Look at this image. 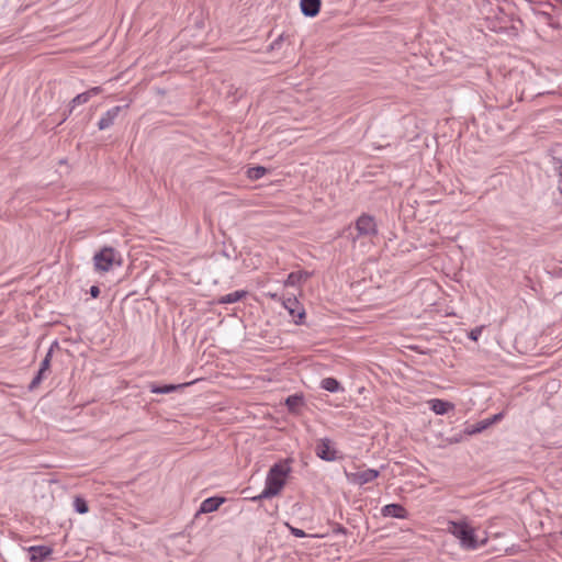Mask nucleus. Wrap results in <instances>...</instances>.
<instances>
[{"label":"nucleus","instance_id":"obj_1","mask_svg":"<svg viewBox=\"0 0 562 562\" xmlns=\"http://www.w3.org/2000/svg\"><path fill=\"white\" fill-rule=\"evenodd\" d=\"M290 471L291 469L286 462L274 463L268 472L263 491L258 496L252 497L251 501L257 502L278 495L283 488L285 477Z\"/></svg>","mask_w":562,"mask_h":562},{"label":"nucleus","instance_id":"obj_2","mask_svg":"<svg viewBox=\"0 0 562 562\" xmlns=\"http://www.w3.org/2000/svg\"><path fill=\"white\" fill-rule=\"evenodd\" d=\"M449 531L460 540L462 548L467 550H475L479 548L475 531L469 524L464 521H452L450 522Z\"/></svg>","mask_w":562,"mask_h":562},{"label":"nucleus","instance_id":"obj_3","mask_svg":"<svg viewBox=\"0 0 562 562\" xmlns=\"http://www.w3.org/2000/svg\"><path fill=\"white\" fill-rule=\"evenodd\" d=\"M94 269L101 272H108L114 265L121 266V255L113 247H103L93 257Z\"/></svg>","mask_w":562,"mask_h":562},{"label":"nucleus","instance_id":"obj_4","mask_svg":"<svg viewBox=\"0 0 562 562\" xmlns=\"http://www.w3.org/2000/svg\"><path fill=\"white\" fill-rule=\"evenodd\" d=\"M357 237H372L378 234L376 222L369 214L360 215L356 221Z\"/></svg>","mask_w":562,"mask_h":562},{"label":"nucleus","instance_id":"obj_5","mask_svg":"<svg viewBox=\"0 0 562 562\" xmlns=\"http://www.w3.org/2000/svg\"><path fill=\"white\" fill-rule=\"evenodd\" d=\"M58 344L57 341H55L50 348L48 349V351L46 352L44 359L42 360L41 362V366H40V369L37 371V373L35 374V376L32 379L30 385H29V390L30 391H33L35 389H37L40 386V384L42 383L43 379H44V373L46 371L49 370L50 368V361H52V357H53V350H54V347H56Z\"/></svg>","mask_w":562,"mask_h":562},{"label":"nucleus","instance_id":"obj_6","mask_svg":"<svg viewBox=\"0 0 562 562\" xmlns=\"http://www.w3.org/2000/svg\"><path fill=\"white\" fill-rule=\"evenodd\" d=\"M283 306L288 310L289 314L294 319V323L301 325L305 319V311L296 297H288L282 302Z\"/></svg>","mask_w":562,"mask_h":562},{"label":"nucleus","instance_id":"obj_7","mask_svg":"<svg viewBox=\"0 0 562 562\" xmlns=\"http://www.w3.org/2000/svg\"><path fill=\"white\" fill-rule=\"evenodd\" d=\"M315 452L318 458L325 461H334L337 458V451L333 448L328 438H322L317 441Z\"/></svg>","mask_w":562,"mask_h":562},{"label":"nucleus","instance_id":"obj_8","mask_svg":"<svg viewBox=\"0 0 562 562\" xmlns=\"http://www.w3.org/2000/svg\"><path fill=\"white\" fill-rule=\"evenodd\" d=\"M126 108H128V104H125L123 106L116 105V106H113L112 109L108 110L104 113V115L99 120L98 128L100 131H104V130L111 127L114 124V121L116 120V117L119 116L121 111Z\"/></svg>","mask_w":562,"mask_h":562},{"label":"nucleus","instance_id":"obj_9","mask_svg":"<svg viewBox=\"0 0 562 562\" xmlns=\"http://www.w3.org/2000/svg\"><path fill=\"white\" fill-rule=\"evenodd\" d=\"M379 476V471L374 469H367L351 474V481L356 484L363 485L372 482Z\"/></svg>","mask_w":562,"mask_h":562},{"label":"nucleus","instance_id":"obj_10","mask_svg":"<svg viewBox=\"0 0 562 562\" xmlns=\"http://www.w3.org/2000/svg\"><path fill=\"white\" fill-rule=\"evenodd\" d=\"M381 514L383 517H394L400 519H404L407 517V510L405 509V507L402 506L401 504L395 503L383 506L381 509Z\"/></svg>","mask_w":562,"mask_h":562},{"label":"nucleus","instance_id":"obj_11","mask_svg":"<svg viewBox=\"0 0 562 562\" xmlns=\"http://www.w3.org/2000/svg\"><path fill=\"white\" fill-rule=\"evenodd\" d=\"M27 551L31 562H42L53 553L52 548L46 546H32Z\"/></svg>","mask_w":562,"mask_h":562},{"label":"nucleus","instance_id":"obj_12","mask_svg":"<svg viewBox=\"0 0 562 562\" xmlns=\"http://www.w3.org/2000/svg\"><path fill=\"white\" fill-rule=\"evenodd\" d=\"M322 5L321 0H301V11L305 16L314 18L319 13Z\"/></svg>","mask_w":562,"mask_h":562},{"label":"nucleus","instance_id":"obj_13","mask_svg":"<svg viewBox=\"0 0 562 562\" xmlns=\"http://www.w3.org/2000/svg\"><path fill=\"white\" fill-rule=\"evenodd\" d=\"M428 403L430 409L437 415H445L454 409L453 403L440 398H432Z\"/></svg>","mask_w":562,"mask_h":562},{"label":"nucleus","instance_id":"obj_14","mask_svg":"<svg viewBox=\"0 0 562 562\" xmlns=\"http://www.w3.org/2000/svg\"><path fill=\"white\" fill-rule=\"evenodd\" d=\"M225 502L224 497L221 496H212L204 499L200 505V513H213L220 508V506Z\"/></svg>","mask_w":562,"mask_h":562},{"label":"nucleus","instance_id":"obj_15","mask_svg":"<svg viewBox=\"0 0 562 562\" xmlns=\"http://www.w3.org/2000/svg\"><path fill=\"white\" fill-rule=\"evenodd\" d=\"M248 295V292L245 290H238L232 293H228L226 295H222L217 299V304L224 305V304H233L236 303L243 299H245Z\"/></svg>","mask_w":562,"mask_h":562},{"label":"nucleus","instance_id":"obj_16","mask_svg":"<svg viewBox=\"0 0 562 562\" xmlns=\"http://www.w3.org/2000/svg\"><path fill=\"white\" fill-rule=\"evenodd\" d=\"M308 278L310 273L307 271H294L288 276L284 284L286 286H295L301 284L303 281H306Z\"/></svg>","mask_w":562,"mask_h":562},{"label":"nucleus","instance_id":"obj_17","mask_svg":"<svg viewBox=\"0 0 562 562\" xmlns=\"http://www.w3.org/2000/svg\"><path fill=\"white\" fill-rule=\"evenodd\" d=\"M187 385H189V383H183V384H178V385L177 384L158 385V384L151 383L149 385V391L154 394H168V393L176 391L179 387H183Z\"/></svg>","mask_w":562,"mask_h":562},{"label":"nucleus","instance_id":"obj_18","mask_svg":"<svg viewBox=\"0 0 562 562\" xmlns=\"http://www.w3.org/2000/svg\"><path fill=\"white\" fill-rule=\"evenodd\" d=\"M304 405V397L301 394H293L285 398V406L290 413H297L299 408Z\"/></svg>","mask_w":562,"mask_h":562},{"label":"nucleus","instance_id":"obj_19","mask_svg":"<svg viewBox=\"0 0 562 562\" xmlns=\"http://www.w3.org/2000/svg\"><path fill=\"white\" fill-rule=\"evenodd\" d=\"M321 387L330 393H335V392L342 390L340 382L338 380H336L335 378L323 379L321 382Z\"/></svg>","mask_w":562,"mask_h":562},{"label":"nucleus","instance_id":"obj_20","mask_svg":"<svg viewBox=\"0 0 562 562\" xmlns=\"http://www.w3.org/2000/svg\"><path fill=\"white\" fill-rule=\"evenodd\" d=\"M491 425H492L491 420H486V419L485 420H481V422L476 423L473 426L467 427L464 429V434L469 435V436L476 435V434H480L483 430H485Z\"/></svg>","mask_w":562,"mask_h":562},{"label":"nucleus","instance_id":"obj_21","mask_svg":"<svg viewBox=\"0 0 562 562\" xmlns=\"http://www.w3.org/2000/svg\"><path fill=\"white\" fill-rule=\"evenodd\" d=\"M267 172H268V169L266 167H262V166L250 167L247 170V177L250 180L255 181V180L261 179Z\"/></svg>","mask_w":562,"mask_h":562},{"label":"nucleus","instance_id":"obj_22","mask_svg":"<svg viewBox=\"0 0 562 562\" xmlns=\"http://www.w3.org/2000/svg\"><path fill=\"white\" fill-rule=\"evenodd\" d=\"M88 93L82 92L77 94L69 103V114L74 111V109L79 104H85L89 101Z\"/></svg>","mask_w":562,"mask_h":562},{"label":"nucleus","instance_id":"obj_23","mask_svg":"<svg viewBox=\"0 0 562 562\" xmlns=\"http://www.w3.org/2000/svg\"><path fill=\"white\" fill-rule=\"evenodd\" d=\"M74 507L77 513L79 514H86L89 512L88 503L85 498L77 496L74 499Z\"/></svg>","mask_w":562,"mask_h":562},{"label":"nucleus","instance_id":"obj_24","mask_svg":"<svg viewBox=\"0 0 562 562\" xmlns=\"http://www.w3.org/2000/svg\"><path fill=\"white\" fill-rule=\"evenodd\" d=\"M555 171L559 177L558 189H559L560 193L562 194V159H557Z\"/></svg>","mask_w":562,"mask_h":562},{"label":"nucleus","instance_id":"obj_25","mask_svg":"<svg viewBox=\"0 0 562 562\" xmlns=\"http://www.w3.org/2000/svg\"><path fill=\"white\" fill-rule=\"evenodd\" d=\"M482 330H483V327H475L470 330V333L468 334V337L473 341H477L482 334Z\"/></svg>","mask_w":562,"mask_h":562},{"label":"nucleus","instance_id":"obj_26","mask_svg":"<svg viewBox=\"0 0 562 562\" xmlns=\"http://www.w3.org/2000/svg\"><path fill=\"white\" fill-rule=\"evenodd\" d=\"M102 92V88L101 87H92L90 88L89 90L86 91V93H88V97L89 99L94 97V95H98Z\"/></svg>","mask_w":562,"mask_h":562},{"label":"nucleus","instance_id":"obj_27","mask_svg":"<svg viewBox=\"0 0 562 562\" xmlns=\"http://www.w3.org/2000/svg\"><path fill=\"white\" fill-rule=\"evenodd\" d=\"M290 531L293 536L297 537V538H304L306 536V533L304 532V530L302 529H299V528H295V527H290Z\"/></svg>","mask_w":562,"mask_h":562},{"label":"nucleus","instance_id":"obj_28","mask_svg":"<svg viewBox=\"0 0 562 562\" xmlns=\"http://www.w3.org/2000/svg\"><path fill=\"white\" fill-rule=\"evenodd\" d=\"M333 532L334 533H341V535H347V529L339 525V524H335L334 527H333Z\"/></svg>","mask_w":562,"mask_h":562},{"label":"nucleus","instance_id":"obj_29","mask_svg":"<svg viewBox=\"0 0 562 562\" xmlns=\"http://www.w3.org/2000/svg\"><path fill=\"white\" fill-rule=\"evenodd\" d=\"M89 293L90 295L93 297V299H97L99 295H100V289L99 286L97 285H92L89 290Z\"/></svg>","mask_w":562,"mask_h":562},{"label":"nucleus","instance_id":"obj_30","mask_svg":"<svg viewBox=\"0 0 562 562\" xmlns=\"http://www.w3.org/2000/svg\"><path fill=\"white\" fill-rule=\"evenodd\" d=\"M501 417H502V414H496V415H494L490 420H491V422H492V424H493L494 422H496V420L501 419Z\"/></svg>","mask_w":562,"mask_h":562},{"label":"nucleus","instance_id":"obj_31","mask_svg":"<svg viewBox=\"0 0 562 562\" xmlns=\"http://www.w3.org/2000/svg\"><path fill=\"white\" fill-rule=\"evenodd\" d=\"M461 439H462V436H458V437H453V438L449 439V441L450 442H459V441H461Z\"/></svg>","mask_w":562,"mask_h":562},{"label":"nucleus","instance_id":"obj_32","mask_svg":"<svg viewBox=\"0 0 562 562\" xmlns=\"http://www.w3.org/2000/svg\"><path fill=\"white\" fill-rule=\"evenodd\" d=\"M542 15H544L546 18H550V14L546 12H542Z\"/></svg>","mask_w":562,"mask_h":562}]
</instances>
